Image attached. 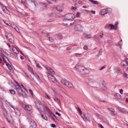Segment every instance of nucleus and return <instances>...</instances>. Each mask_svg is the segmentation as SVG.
Returning <instances> with one entry per match:
<instances>
[{
    "instance_id": "obj_1",
    "label": "nucleus",
    "mask_w": 128,
    "mask_h": 128,
    "mask_svg": "<svg viewBox=\"0 0 128 128\" xmlns=\"http://www.w3.org/2000/svg\"><path fill=\"white\" fill-rule=\"evenodd\" d=\"M0 54L4 62L6 64V66L8 68V69L10 72H12L13 71V69L10 65L8 64V63L10 62L8 60L2 53Z\"/></svg>"
},
{
    "instance_id": "obj_2",
    "label": "nucleus",
    "mask_w": 128,
    "mask_h": 128,
    "mask_svg": "<svg viewBox=\"0 0 128 128\" xmlns=\"http://www.w3.org/2000/svg\"><path fill=\"white\" fill-rule=\"evenodd\" d=\"M74 22V20L64 19L63 20V24L65 26L69 27L73 25Z\"/></svg>"
},
{
    "instance_id": "obj_3",
    "label": "nucleus",
    "mask_w": 128,
    "mask_h": 128,
    "mask_svg": "<svg viewBox=\"0 0 128 128\" xmlns=\"http://www.w3.org/2000/svg\"><path fill=\"white\" fill-rule=\"evenodd\" d=\"M61 82L64 86L69 88H72L73 87V86L72 83L66 80L62 79L61 80Z\"/></svg>"
},
{
    "instance_id": "obj_4",
    "label": "nucleus",
    "mask_w": 128,
    "mask_h": 128,
    "mask_svg": "<svg viewBox=\"0 0 128 128\" xmlns=\"http://www.w3.org/2000/svg\"><path fill=\"white\" fill-rule=\"evenodd\" d=\"M75 67L76 70L80 72L83 74H85L86 73V72L87 70L84 67L76 65Z\"/></svg>"
},
{
    "instance_id": "obj_5",
    "label": "nucleus",
    "mask_w": 128,
    "mask_h": 128,
    "mask_svg": "<svg viewBox=\"0 0 128 128\" xmlns=\"http://www.w3.org/2000/svg\"><path fill=\"white\" fill-rule=\"evenodd\" d=\"M6 36L8 40L11 43L13 44L14 43V38L13 36L11 34L6 32Z\"/></svg>"
},
{
    "instance_id": "obj_6",
    "label": "nucleus",
    "mask_w": 128,
    "mask_h": 128,
    "mask_svg": "<svg viewBox=\"0 0 128 128\" xmlns=\"http://www.w3.org/2000/svg\"><path fill=\"white\" fill-rule=\"evenodd\" d=\"M65 17L66 19L74 20V15L72 13H68L66 14L65 16Z\"/></svg>"
},
{
    "instance_id": "obj_7",
    "label": "nucleus",
    "mask_w": 128,
    "mask_h": 128,
    "mask_svg": "<svg viewBox=\"0 0 128 128\" xmlns=\"http://www.w3.org/2000/svg\"><path fill=\"white\" fill-rule=\"evenodd\" d=\"M122 65L123 66H124V68H126V71L128 72V59H126V60L122 61Z\"/></svg>"
},
{
    "instance_id": "obj_8",
    "label": "nucleus",
    "mask_w": 128,
    "mask_h": 128,
    "mask_svg": "<svg viewBox=\"0 0 128 128\" xmlns=\"http://www.w3.org/2000/svg\"><path fill=\"white\" fill-rule=\"evenodd\" d=\"M28 122L30 125V128H36V124L34 120L31 118H30L28 120Z\"/></svg>"
},
{
    "instance_id": "obj_9",
    "label": "nucleus",
    "mask_w": 128,
    "mask_h": 128,
    "mask_svg": "<svg viewBox=\"0 0 128 128\" xmlns=\"http://www.w3.org/2000/svg\"><path fill=\"white\" fill-rule=\"evenodd\" d=\"M2 7L3 11L6 14H8L9 12L11 10L8 7L4 6H2Z\"/></svg>"
},
{
    "instance_id": "obj_10",
    "label": "nucleus",
    "mask_w": 128,
    "mask_h": 128,
    "mask_svg": "<svg viewBox=\"0 0 128 128\" xmlns=\"http://www.w3.org/2000/svg\"><path fill=\"white\" fill-rule=\"evenodd\" d=\"M22 107L26 110L29 111L32 109V106L30 105H26L25 104H23L22 105Z\"/></svg>"
},
{
    "instance_id": "obj_11",
    "label": "nucleus",
    "mask_w": 128,
    "mask_h": 128,
    "mask_svg": "<svg viewBox=\"0 0 128 128\" xmlns=\"http://www.w3.org/2000/svg\"><path fill=\"white\" fill-rule=\"evenodd\" d=\"M7 120L9 123H13V121L12 117L10 114H8V116H6V117Z\"/></svg>"
},
{
    "instance_id": "obj_12",
    "label": "nucleus",
    "mask_w": 128,
    "mask_h": 128,
    "mask_svg": "<svg viewBox=\"0 0 128 128\" xmlns=\"http://www.w3.org/2000/svg\"><path fill=\"white\" fill-rule=\"evenodd\" d=\"M75 29L79 32H81L83 28L80 25L77 24L75 26Z\"/></svg>"
},
{
    "instance_id": "obj_13",
    "label": "nucleus",
    "mask_w": 128,
    "mask_h": 128,
    "mask_svg": "<svg viewBox=\"0 0 128 128\" xmlns=\"http://www.w3.org/2000/svg\"><path fill=\"white\" fill-rule=\"evenodd\" d=\"M16 83L17 84L15 86V88L16 89L18 90H20L21 88H22H22H24V89L27 91L26 89L24 88V86L22 85H21V86L16 82Z\"/></svg>"
},
{
    "instance_id": "obj_14",
    "label": "nucleus",
    "mask_w": 128,
    "mask_h": 128,
    "mask_svg": "<svg viewBox=\"0 0 128 128\" xmlns=\"http://www.w3.org/2000/svg\"><path fill=\"white\" fill-rule=\"evenodd\" d=\"M108 9H104L101 10L100 12V15H104L108 12Z\"/></svg>"
},
{
    "instance_id": "obj_15",
    "label": "nucleus",
    "mask_w": 128,
    "mask_h": 128,
    "mask_svg": "<svg viewBox=\"0 0 128 128\" xmlns=\"http://www.w3.org/2000/svg\"><path fill=\"white\" fill-rule=\"evenodd\" d=\"M108 110L110 111V112L112 114L115 115L116 114V112H115L114 110L112 108H108Z\"/></svg>"
},
{
    "instance_id": "obj_16",
    "label": "nucleus",
    "mask_w": 128,
    "mask_h": 128,
    "mask_svg": "<svg viewBox=\"0 0 128 128\" xmlns=\"http://www.w3.org/2000/svg\"><path fill=\"white\" fill-rule=\"evenodd\" d=\"M50 72L53 74H54L55 72H54L53 70L50 68L48 66L45 67Z\"/></svg>"
},
{
    "instance_id": "obj_17",
    "label": "nucleus",
    "mask_w": 128,
    "mask_h": 128,
    "mask_svg": "<svg viewBox=\"0 0 128 128\" xmlns=\"http://www.w3.org/2000/svg\"><path fill=\"white\" fill-rule=\"evenodd\" d=\"M56 9L58 11L62 12L64 10V8L63 7L60 6H58L56 7Z\"/></svg>"
},
{
    "instance_id": "obj_18",
    "label": "nucleus",
    "mask_w": 128,
    "mask_h": 128,
    "mask_svg": "<svg viewBox=\"0 0 128 128\" xmlns=\"http://www.w3.org/2000/svg\"><path fill=\"white\" fill-rule=\"evenodd\" d=\"M116 108L118 110L122 112L125 113L126 112V110L124 108L118 107Z\"/></svg>"
},
{
    "instance_id": "obj_19",
    "label": "nucleus",
    "mask_w": 128,
    "mask_h": 128,
    "mask_svg": "<svg viewBox=\"0 0 128 128\" xmlns=\"http://www.w3.org/2000/svg\"><path fill=\"white\" fill-rule=\"evenodd\" d=\"M50 78L52 82L54 83L56 82V80L54 76H52L51 77H50Z\"/></svg>"
},
{
    "instance_id": "obj_20",
    "label": "nucleus",
    "mask_w": 128,
    "mask_h": 128,
    "mask_svg": "<svg viewBox=\"0 0 128 128\" xmlns=\"http://www.w3.org/2000/svg\"><path fill=\"white\" fill-rule=\"evenodd\" d=\"M12 50L13 52L15 53L18 54V51L17 49L15 47L13 46Z\"/></svg>"
},
{
    "instance_id": "obj_21",
    "label": "nucleus",
    "mask_w": 128,
    "mask_h": 128,
    "mask_svg": "<svg viewBox=\"0 0 128 128\" xmlns=\"http://www.w3.org/2000/svg\"><path fill=\"white\" fill-rule=\"evenodd\" d=\"M14 110L18 116H20V111L16 108H14Z\"/></svg>"
},
{
    "instance_id": "obj_22",
    "label": "nucleus",
    "mask_w": 128,
    "mask_h": 128,
    "mask_svg": "<svg viewBox=\"0 0 128 128\" xmlns=\"http://www.w3.org/2000/svg\"><path fill=\"white\" fill-rule=\"evenodd\" d=\"M50 116L54 120V117L55 116V115L52 112L50 111L48 113Z\"/></svg>"
},
{
    "instance_id": "obj_23",
    "label": "nucleus",
    "mask_w": 128,
    "mask_h": 128,
    "mask_svg": "<svg viewBox=\"0 0 128 128\" xmlns=\"http://www.w3.org/2000/svg\"><path fill=\"white\" fill-rule=\"evenodd\" d=\"M116 98L117 99H120L121 98V96L118 93H116L115 96Z\"/></svg>"
},
{
    "instance_id": "obj_24",
    "label": "nucleus",
    "mask_w": 128,
    "mask_h": 128,
    "mask_svg": "<svg viewBox=\"0 0 128 128\" xmlns=\"http://www.w3.org/2000/svg\"><path fill=\"white\" fill-rule=\"evenodd\" d=\"M20 92L19 91H18V93L19 94V95L20 96H23L24 94V92L22 89H20Z\"/></svg>"
},
{
    "instance_id": "obj_25",
    "label": "nucleus",
    "mask_w": 128,
    "mask_h": 128,
    "mask_svg": "<svg viewBox=\"0 0 128 128\" xmlns=\"http://www.w3.org/2000/svg\"><path fill=\"white\" fill-rule=\"evenodd\" d=\"M84 115L85 117V118L87 120H88L89 119V116L88 115V114L87 113H84Z\"/></svg>"
},
{
    "instance_id": "obj_26",
    "label": "nucleus",
    "mask_w": 128,
    "mask_h": 128,
    "mask_svg": "<svg viewBox=\"0 0 128 128\" xmlns=\"http://www.w3.org/2000/svg\"><path fill=\"white\" fill-rule=\"evenodd\" d=\"M41 117L43 118L45 120H48V118L46 116V115L44 114H41Z\"/></svg>"
},
{
    "instance_id": "obj_27",
    "label": "nucleus",
    "mask_w": 128,
    "mask_h": 128,
    "mask_svg": "<svg viewBox=\"0 0 128 128\" xmlns=\"http://www.w3.org/2000/svg\"><path fill=\"white\" fill-rule=\"evenodd\" d=\"M84 54L83 53H75L74 54V55L76 56H82Z\"/></svg>"
},
{
    "instance_id": "obj_28",
    "label": "nucleus",
    "mask_w": 128,
    "mask_h": 128,
    "mask_svg": "<svg viewBox=\"0 0 128 128\" xmlns=\"http://www.w3.org/2000/svg\"><path fill=\"white\" fill-rule=\"evenodd\" d=\"M2 21L7 25L8 26H10L9 25V24H10V23L8 21L6 20H3Z\"/></svg>"
},
{
    "instance_id": "obj_29",
    "label": "nucleus",
    "mask_w": 128,
    "mask_h": 128,
    "mask_svg": "<svg viewBox=\"0 0 128 128\" xmlns=\"http://www.w3.org/2000/svg\"><path fill=\"white\" fill-rule=\"evenodd\" d=\"M90 1L92 3L94 4H98V2L96 1H94L93 0H90Z\"/></svg>"
},
{
    "instance_id": "obj_30",
    "label": "nucleus",
    "mask_w": 128,
    "mask_h": 128,
    "mask_svg": "<svg viewBox=\"0 0 128 128\" xmlns=\"http://www.w3.org/2000/svg\"><path fill=\"white\" fill-rule=\"evenodd\" d=\"M28 69L31 73H32L33 72H34L32 68L28 65Z\"/></svg>"
},
{
    "instance_id": "obj_31",
    "label": "nucleus",
    "mask_w": 128,
    "mask_h": 128,
    "mask_svg": "<svg viewBox=\"0 0 128 128\" xmlns=\"http://www.w3.org/2000/svg\"><path fill=\"white\" fill-rule=\"evenodd\" d=\"M77 110L78 112V113L80 115H81L82 114V112L81 110L79 108V107H78L77 108Z\"/></svg>"
},
{
    "instance_id": "obj_32",
    "label": "nucleus",
    "mask_w": 128,
    "mask_h": 128,
    "mask_svg": "<svg viewBox=\"0 0 128 128\" xmlns=\"http://www.w3.org/2000/svg\"><path fill=\"white\" fill-rule=\"evenodd\" d=\"M9 91H10L11 94H14L16 93V92H15L14 90H9Z\"/></svg>"
},
{
    "instance_id": "obj_33",
    "label": "nucleus",
    "mask_w": 128,
    "mask_h": 128,
    "mask_svg": "<svg viewBox=\"0 0 128 128\" xmlns=\"http://www.w3.org/2000/svg\"><path fill=\"white\" fill-rule=\"evenodd\" d=\"M121 69L119 68H116L114 70L115 72L117 73H118L121 71Z\"/></svg>"
},
{
    "instance_id": "obj_34",
    "label": "nucleus",
    "mask_w": 128,
    "mask_h": 128,
    "mask_svg": "<svg viewBox=\"0 0 128 128\" xmlns=\"http://www.w3.org/2000/svg\"><path fill=\"white\" fill-rule=\"evenodd\" d=\"M28 0V1L30 2L31 3H32V2L35 5V6H36V2L34 0Z\"/></svg>"
},
{
    "instance_id": "obj_35",
    "label": "nucleus",
    "mask_w": 128,
    "mask_h": 128,
    "mask_svg": "<svg viewBox=\"0 0 128 128\" xmlns=\"http://www.w3.org/2000/svg\"><path fill=\"white\" fill-rule=\"evenodd\" d=\"M109 26H110V27L111 29H113L114 30V26L113 24H109Z\"/></svg>"
},
{
    "instance_id": "obj_36",
    "label": "nucleus",
    "mask_w": 128,
    "mask_h": 128,
    "mask_svg": "<svg viewBox=\"0 0 128 128\" xmlns=\"http://www.w3.org/2000/svg\"><path fill=\"white\" fill-rule=\"evenodd\" d=\"M118 24V23L116 22L114 26V30H116L117 29V26Z\"/></svg>"
},
{
    "instance_id": "obj_37",
    "label": "nucleus",
    "mask_w": 128,
    "mask_h": 128,
    "mask_svg": "<svg viewBox=\"0 0 128 128\" xmlns=\"http://www.w3.org/2000/svg\"><path fill=\"white\" fill-rule=\"evenodd\" d=\"M3 112L6 117V116H8V114H8L7 112L5 110H3Z\"/></svg>"
},
{
    "instance_id": "obj_38",
    "label": "nucleus",
    "mask_w": 128,
    "mask_h": 128,
    "mask_svg": "<svg viewBox=\"0 0 128 128\" xmlns=\"http://www.w3.org/2000/svg\"><path fill=\"white\" fill-rule=\"evenodd\" d=\"M105 28L106 29H109L110 28L109 24H106L105 26Z\"/></svg>"
},
{
    "instance_id": "obj_39",
    "label": "nucleus",
    "mask_w": 128,
    "mask_h": 128,
    "mask_svg": "<svg viewBox=\"0 0 128 128\" xmlns=\"http://www.w3.org/2000/svg\"><path fill=\"white\" fill-rule=\"evenodd\" d=\"M92 36L90 34H88L86 35V37L87 38L90 39L91 38Z\"/></svg>"
},
{
    "instance_id": "obj_40",
    "label": "nucleus",
    "mask_w": 128,
    "mask_h": 128,
    "mask_svg": "<svg viewBox=\"0 0 128 128\" xmlns=\"http://www.w3.org/2000/svg\"><path fill=\"white\" fill-rule=\"evenodd\" d=\"M10 26L12 27L13 28H14V29L17 26L13 24H10Z\"/></svg>"
},
{
    "instance_id": "obj_41",
    "label": "nucleus",
    "mask_w": 128,
    "mask_h": 128,
    "mask_svg": "<svg viewBox=\"0 0 128 128\" xmlns=\"http://www.w3.org/2000/svg\"><path fill=\"white\" fill-rule=\"evenodd\" d=\"M72 48V47L71 46H68L66 48V49L67 50H70Z\"/></svg>"
},
{
    "instance_id": "obj_42",
    "label": "nucleus",
    "mask_w": 128,
    "mask_h": 128,
    "mask_svg": "<svg viewBox=\"0 0 128 128\" xmlns=\"http://www.w3.org/2000/svg\"><path fill=\"white\" fill-rule=\"evenodd\" d=\"M46 111L48 113H49V112H50V111L49 109L47 107H46Z\"/></svg>"
},
{
    "instance_id": "obj_43",
    "label": "nucleus",
    "mask_w": 128,
    "mask_h": 128,
    "mask_svg": "<svg viewBox=\"0 0 128 128\" xmlns=\"http://www.w3.org/2000/svg\"><path fill=\"white\" fill-rule=\"evenodd\" d=\"M127 74L126 72H124L123 74V76L125 78L127 76Z\"/></svg>"
},
{
    "instance_id": "obj_44",
    "label": "nucleus",
    "mask_w": 128,
    "mask_h": 128,
    "mask_svg": "<svg viewBox=\"0 0 128 128\" xmlns=\"http://www.w3.org/2000/svg\"><path fill=\"white\" fill-rule=\"evenodd\" d=\"M49 40L51 42L53 41L54 40L53 38H51V37H49Z\"/></svg>"
},
{
    "instance_id": "obj_45",
    "label": "nucleus",
    "mask_w": 128,
    "mask_h": 128,
    "mask_svg": "<svg viewBox=\"0 0 128 128\" xmlns=\"http://www.w3.org/2000/svg\"><path fill=\"white\" fill-rule=\"evenodd\" d=\"M36 78L38 80V81H40V78L38 75H36Z\"/></svg>"
},
{
    "instance_id": "obj_46",
    "label": "nucleus",
    "mask_w": 128,
    "mask_h": 128,
    "mask_svg": "<svg viewBox=\"0 0 128 128\" xmlns=\"http://www.w3.org/2000/svg\"><path fill=\"white\" fill-rule=\"evenodd\" d=\"M14 29L16 30L17 31V32H19V30L18 28L17 27H16Z\"/></svg>"
},
{
    "instance_id": "obj_47",
    "label": "nucleus",
    "mask_w": 128,
    "mask_h": 128,
    "mask_svg": "<svg viewBox=\"0 0 128 128\" xmlns=\"http://www.w3.org/2000/svg\"><path fill=\"white\" fill-rule=\"evenodd\" d=\"M83 48L84 50H86L88 48V46H85Z\"/></svg>"
},
{
    "instance_id": "obj_48",
    "label": "nucleus",
    "mask_w": 128,
    "mask_h": 128,
    "mask_svg": "<svg viewBox=\"0 0 128 128\" xmlns=\"http://www.w3.org/2000/svg\"><path fill=\"white\" fill-rule=\"evenodd\" d=\"M102 88L104 90H107V87L105 86H104Z\"/></svg>"
},
{
    "instance_id": "obj_49",
    "label": "nucleus",
    "mask_w": 128,
    "mask_h": 128,
    "mask_svg": "<svg viewBox=\"0 0 128 128\" xmlns=\"http://www.w3.org/2000/svg\"><path fill=\"white\" fill-rule=\"evenodd\" d=\"M48 76L49 78H50V77H51L52 76H53L51 74L48 73Z\"/></svg>"
},
{
    "instance_id": "obj_50",
    "label": "nucleus",
    "mask_w": 128,
    "mask_h": 128,
    "mask_svg": "<svg viewBox=\"0 0 128 128\" xmlns=\"http://www.w3.org/2000/svg\"><path fill=\"white\" fill-rule=\"evenodd\" d=\"M25 0H21V2L22 4H24L25 3Z\"/></svg>"
},
{
    "instance_id": "obj_51",
    "label": "nucleus",
    "mask_w": 128,
    "mask_h": 128,
    "mask_svg": "<svg viewBox=\"0 0 128 128\" xmlns=\"http://www.w3.org/2000/svg\"><path fill=\"white\" fill-rule=\"evenodd\" d=\"M76 8L74 7L73 6H72L71 8V10H75L76 9Z\"/></svg>"
},
{
    "instance_id": "obj_52",
    "label": "nucleus",
    "mask_w": 128,
    "mask_h": 128,
    "mask_svg": "<svg viewBox=\"0 0 128 128\" xmlns=\"http://www.w3.org/2000/svg\"><path fill=\"white\" fill-rule=\"evenodd\" d=\"M105 66H103L100 68V70H101L105 68Z\"/></svg>"
},
{
    "instance_id": "obj_53",
    "label": "nucleus",
    "mask_w": 128,
    "mask_h": 128,
    "mask_svg": "<svg viewBox=\"0 0 128 128\" xmlns=\"http://www.w3.org/2000/svg\"><path fill=\"white\" fill-rule=\"evenodd\" d=\"M51 126L52 128H55L56 127V126L55 124H51Z\"/></svg>"
},
{
    "instance_id": "obj_54",
    "label": "nucleus",
    "mask_w": 128,
    "mask_h": 128,
    "mask_svg": "<svg viewBox=\"0 0 128 128\" xmlns=\"http://www.w3.org/2000/svg\"><path fill=\"white\" fill-rule=\"evenodd\" d=\"M45 96H46L48 99H49L50 98V96L47 94H46Z\"/></svg>"
},
{
    "instance_id": "obj_55",
    "label": "nucleus",
    "mask_w": 128,
    "mask_h": 128,
    "mask_svg": "<svg viewBox=\"0 0 128 128\" xmlns=\"http://www.w3.org/2000/svg\"><path fill=\"white\" fill-rule=\"evenodd\" d=\"M32 74H33L34 75V76H35V77L36 76V75H38L35 72H33Z\"/></svg>"
},
{
    "instance_id": "obj_56",
    "label": "nucleus",
    "mask_w": 128,
    "mask_h": 128,
    "mask_svg": "<svg viewBox=\"0 0 128 128\" xmlns=\"http://www.w3.org/2000/svg\"><path fill=\"white\" fill-rule=\"evenodd\" d=\"M29 92H30V93L31 94V95H32V94H33V92H32V91L31 90H29Z\"/></svg>"
},
{
    "instance_id": "obj_57",
    "label": "nucleus",
    "mask_w": 128,
    "mask_h": 128,
    "mask_svg": "<svg viewBox=\"0 0 128 128\" xmlns=\"http://www.w3.org/2000/svg\"><path fill=\"white\" fill-rule=\"evenodd\" d=\"M123 90L122 89H121L120 90V92L121 94H122L123 93Z\"/></svg>"
},
{
    "instance_id": "obj_58",
    "label": "nucleus",
    "mask_w": 128,
    "mask_h": 128,
    "mask_svg": "<svg viewBox=\"0 0 128 128\" xmlns=\"http://www.w3.org/2000/svg\"><path fill=\"white\" fill-rule=\"evenodd\" d=\"M80 13L78 12H77L76 13V16L77 17H79L80 16Z\"/></svg>"
},
{
    "instance_id": "obj_59",
    "label": "nucleus",
    "mask_w": 128,
    "mask_h": 128,
    "mask_svg": "<svg viewBox=\"0 0 128 128\" xmlns=\"http://www.w3.org/2000/svg\"><path fill=\"white\" fill-rule=\"evenodd\" d=\"M104 34L103 33H101L100 34V37L102 38V37H103V36H104Z\"/></svg>"
},
{
    "instance_id": "obj_60",
    "label": "nucleus",
    "mask_w": 128,
    "mask_h": 128,
    "mask_svg": "<svg viewBox=\"0 0 128 128\" xmlns=\"http://www.w3.org/2000/svg\"><path fill=\"white\" fill-rule=\"evenodd\" d=\"M56 114L57 115H58L59 116H61V114L60 113H58V112H56Z\"/></svg>"
},
{
    "instance_id": "obj_61",
    "label": "nucleus",
    "mask_w": 128,
    "mask_h": 128,
    "mask_svg": "<svg viewBox=\"0 0 128 128\" xmlns=\"http://www.w3.org/2000/svg\"><path fill=\"white\" fill-rule=\"evenodd\" d=\"M37 66L39 68H42L41 67V66H40V64H37Z\"/></svg>"
},
{
    "instance_id": "obj_62",
    "label": "nucleus",
    "mask_w": 128,
    "mask_h": 128,
    "mask_svg": "<svg viewBox=\"0 0 128 128\" xmlns=\"http://www.w3.org/2000/svg\"><path fill=\"white\" fill-rule=\"evenodd\" d=\"M99 126L101 128H104L103 126H102V125L101 124H99Z\"/></svg>"
},
{
    "instance_id": "obj_63",
    "label": "nucleus",
    "mask_w": 128,
    "mask_h": 128,
    "mask_svg": "<svg viewBox=\"0 0 128 128\" xmlns=\"http://www.w3.org/2000/svg\"><path fill=\"white\" fill-rule=\"evenodd\" d=\"M117 46H119L120 48H121V45L119 43L117 44Z\"/></svg>"
},
{
    "instance_id": "obj_64",
    "label": "nucleus",
    "mask_w": 128,
    "mask_h": 128,
    "mask_svg": "<svg viewBox=\"0 0 128 128\" xmlns=\"http://www.w3.org/2000/svg\"><path fill=\"white\" fill-rule=\"evenodd\" d=\"M7 45L10 48V45L9 43H7Z\"/></svg>"
}]
</instances>
